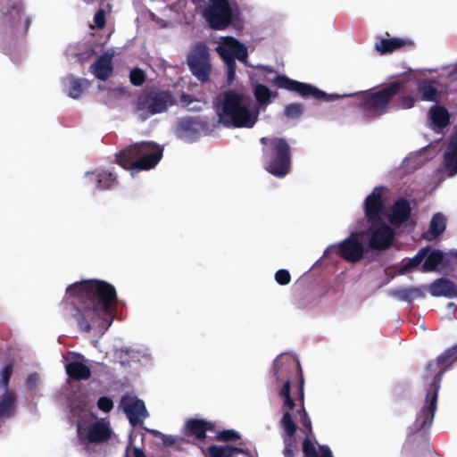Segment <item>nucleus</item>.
I'll list each match as a JSON object with an SVG mask.
<instances>
[{
  "instance_id": "obj_42",
  "label": "nucleus",
  "mask_w": 457,
  "mask_h": 457,
  "mask_svg": "<svg viewBox=\"0 0 457 457\" xmlns=\"http://www.w3.org/2000/svg\"><path fill=\"white\" fill-rule=\"evenodd\" d=\"M146 75L140 68H134L130 71L129 80L133 86L139 87L145 83Z\"/></svg>"
},
{
  "instance_id": "obj_1",
  "label": "nucleus",
  "mask_w": 457,
  "mask_h": 457,
  "mask_svg": "<svg viewBox=\"0 0 457 457\" xmlns=\"http://www.w3.org/2000/svg\"><path fill=\"white\" fill-rule=\"evenodd\" d=\"M117 302V292L112 284L89 279L68 286L62 303L63 309L75 319L79 328L88 333L92 325L104 329L112 325Z\"/></svg>"
},
{
  "instance_id": "obj_34",
  "label": "nucleus",
  "mask_w": 457,
  "mask_h": 457,
  "mask_svg": "<svg viewBox=\"0 0 457 457\" xmlns=\"http://www.w3.org/2000/svg\"><path fill=\"white\" fill-rule=\"evenodd\" d=\"M16 395L12 392H5L0 398V417H10L14 412Z\"/></svg>"
},
{
  "instance_id": "obj_27",
  "label": "nucleus",
  "mask_w": 457,
  "mask_h": 457,
  "mask_svg": "<svg viewBox=\"0 0 457 457\" xmlns=\"http://www.w3.org/2000/svg\"><path fill=\"white\" fill-rule=\"evenodd\" d=\"M438 83L430 79H425L419 81L417 91L420 95V100L437 103L440 99Z\"/></svg>"
},
{
  "instance_id": "obj_12",
  "label": "nucleus",
  "mask_w": 457,
  "mask_h": 457,
  "mask_svg": "<svg viewBox=\"0 0 457 457\" xmlns=\"http://www.w3.org/2000/svg\"><path fill=\"white\" fill-rule=\"evenodd\" d=\"M335 253L348 262H357L364 256V246L356 233H352L338 245H330L325 252Z\"/></svg>"
},
{
  "instance_id": "obj_11",
  "label": "nucleus",
  "mask_w": 457,
  "mask_h": 457,
  "mask_svg": "<svg viewBox=\"0 0 457 457\" xmlns=\"http://www.w3.org/2000/svg\"><path fill=\"white\" fill-rule=\"evenodd\" d=\"M271 82L279 88L295 92L303 97H312L316 100L329 101L332 96L326 92L307 83L294 80L286 75H276Z\"/></svg>"
},
{
  "instance_id": "obj_47",
  "label": "nucleus",
  "mask_w": 457,
  "mask_h": 457,
  "mask_svg": "<svg viewBox=\"0 0 457 457\" xmlns=\"http://www.w3.org/2000/svg\"><path fill=\"white\" fill-rule=\"evenodd\" d=\"M23 11V6L20 3L19 0H13L11 7L8 9L7 12L13 20H20L21 13Z\"/></svg>"
},
{
  "instance_id": "obj_9",
  "label": "nucleus",
  "mask_w": 457,
  "mask_h": 457,
  "mask_svg": "<svg viewBox=\"0 0 457 457\" xmlns=\"http://www.w3.org/2000/svg\"><path fill=\"white\" fill-rule=\"evenodd\" d=\"M187 64L192 75L201 83L210 82L212 65L211 54L204 42H196L187 56Z\"/></svg>"
},
{
  "instance_id": "obj_32",
  "label": "nucleus",
  "mask_w": 457,
  "mask_h": 457,
  "mask_svg": "<svg viewBox=\"0 0 457 457\" xmlns=\"http://www.w3.org/2000/svg\"><path fill=\"white\" fill-rule=\"evenodd\" d=\"M389 295L400 301L408 303H411L414 298L424 296L421 289L416 287L395 288L391 290Z\"/></svg>"
},
{
  "instance_id": "obj_20",
  "label": "nucleus",
  "mask_w": 457,
  "mask_h": 457,
  "mask_svg": "<svg viewBox=\"0 0 457 457\" xmlns=\"http://www.w3.org/2000/svg\"><path fill=\"white\" fill-rule=\"evenodd\" d=\"M208 431H215V426L212 422L203 419L190 418L183 427L184 436H194L199 441H204L206 438Z\"/></svg>"
},
{
  "instance_id": "obj_30",
  "label": "nucleus",
  "mask_w": 457,
  "mask_h": 457,
  "mask_svg": "<svg viewBox=\"0 0 457 457\" xmlns=\"http://www.w3.org/2000/svg\"><path fill=\"white\" fill-rule=\"evenodd\" d=\"M65 370L69 378L77 380H87L91 378V370L83 362L73 361L65 365Z\"/></svg>"
},
{
  "instance_id": "obj_15",
  "label": "nucleus",
  "mask_w": 457,
  "mask_h": 457,
  "mask_svg": "<svg viewBox=\"0 0 457 457\" xmlns=\"http://www.w3.org/2000/svg\"><path fill=\"white\" fill-rule=\"evenodd\" d=\"M370 237L368 245L373 250H386L395 238L394 229L387 224L379 221L376 225L371 224L369 228Z\"/></svg>"
},
{
  "instance_id": "obj_2",
  "label": "nucleus",
  "mask_w": 457,
  "mask_h": 457,
  "mask_svg": "<svg viewBox=\"0 0 457 457\" xmlns=\"http://www.w3.org/2000/svg\"><path fill=\"white\" fill-rule=\"evenodd\" d=\"M273 376L276 378L277 384H282L278 390V396L283 398V408L292 411L295 403L291 397V384L297 385V395L300 402L304 399V378L301 365L297 360L289 355H278L272 366Z\"/></svg>"
},
{
  "instance_id": "obj_13",
  "label": "nucleus",
  "mask_w": 457,
  "mask_h": 457,
  "mask_svg": "<svg viewBox=\"0 0 457 457\" xmlns=\"http://www.w3.org/2000/svg\"><path fill=\"white\" fill-rule=\"evenodd\" d=\"M438 390L429 387L426 394V403L417 414L414 421V429L416 432L428 429L434 420L435 413L437 408Z\"/></svg>"
},
{
  "instance_id": "obj_8",
  "label": "nucleus",
  "mask_w": 457,
  "mask_h": 457,
  "mask_svg": "<svg viewBox=\"0 0 457 457\" xmlns=\"http://www.w3.org/2000/svg\"><path fill=\"white\" fill-rule=\"evenodd\" d=\"M227 67V84L230 86L236 78V59L245 62L248 51L245 45L232 37H226L216 48Z\"/></svg>"
},
{
  "instance_id": "obj_3",
  "label": "nucleus",
  "mask_w": 457,
  "mask_h": 457,
  "mask_svg": "<svg viewBox=\"0 0 457 457\" xmlns=\"http://www.w3.org/2000/svg\"><path fill=\"white\" fill-rule=\"evenodd\" d=\"M217 114L218 122L226 128L251 129L258 120V112L250 110L244 96L232 89L223 93Z\"/></svg>"
},
{
  "instance_id": "obj_36",
  "label": "nucleus",
  "mask_w": 457,
  "mask_h": 457,
  "mask_svg": "<svg viewBox=\"0 0 457 457\" xmlns=\"http://www.w3.org/2000/svg\"><path fill=\"white\" fill-rule=\"evenodd\" d=\"M429 250V246L420 248L412 258L409 259V261L401 267L400 273L404 274L418 267L425 259Z\"/></svg>"
},
{
  "instance_id": "obj_39",
  "label": "nucleus",
  "mask_w": 457,
  "mask_h": 457,
  "mask_svg": "<svg viewBox=\"0 0 457 457\" xmlns=\"http://www.w3.org/2000/svg\"><path fill=\"white\" fill-rule=\"evenodd\" d=\"M162 441L164 446H174L178 450L183 449V445L187 444L188 441L183 437L173 436L170 435H162Z\"/></svg>"
},
{
  "instance_id": "obj_23",
  "label": "nucleus",
  "mask_w": 457,
  "mask_h": 457,
  "mask_svg": "<svg viewBox=\"0 0 457 457\" xmlns=\"http://www.w3.org/2000/svg\"><path fill=\"white\" fill-rule=\"evenodd\" d=\"M414 46L415 43L410 38L391 37L381 38L376 42L375 49L381 54H387L402 48H413Z\"/></svg>"
},
{
  "instance_id": "obj_40",
  "label": "nucleus",
  "mask_w": 457,
  "mask_h": 457,
  "mask_svg": "<svg viewBox=\"0 0 457 457\" xmlns=\"http://www.w3.org/2000/svg\"><path fill=\"white\" fill-rule=\"evenodd\" d=\"M300 415L301 423L304 427V433L307 436H312V420L305 411L303 401L301 402V409L297 411Z\"/></svg>"
},
{
  "instance_id": "obj_10",
  "label": "nucleus",
  "mask_w": 457,
  "mask_h": 457,
  "mask_svg": "<svg viewBox=\"0 0 457 457\" xmlns=\"http://www.w3.org/2000/svg\"><path fill=\"white\" fill-rule=\"evenodd\" d=\"M203 16L210 28L223 30L231 25L234 14L228 0H209Z\"/></svg>"
},
{
  "instance_id": "obj_53",
  "label": "nucleus",
  "mask_w": 457,
  "mask_h": 457,
  "mask_svg": "<svg viewBox=\"0 0 457 457\" xmlns=\"http://www.w3.org/2000/svg\"><path fill=\"white\" fill-rule=\"evenodd\" d=\"M447 148L449 150L457 152V131L454 133V135L451 138Z\"/></svg>"
},
{
  "instance_id": "obj_50",
  "label": "nucleus",
  "mask_w": 457,
  "mask_h": 457,
  "mask_svg": "<svg viewBox=\"0 0 457 457\" xmlns=\"http://www.w3.org/2000/svg\"><path fill=\"white\" fill-rule=\"evenodd\" d=\"M94 22L96 28L103 29L106 24L105 12L103 9H99L94 17Z\"/></svg>"
},
{
  "instance_id": "obj_26",
  "label": "nucleus",
  "mask_w": 457,
  "mask_h": 457,
  "mask_svg": "<svg viewBox=\"0 0 457 457\" xmlns=\"http://www.w3.org/2000/svg\"><path fill=\"white\" fill-rule=\"evenodd\" d=\"M111 435L112 430L109 424L97 420L88 426L87 439L90 443H103L108 441Z\"/></svg>"
},
{
  "instance_id": "obj_57",
  "label": "nucleus",
  "mask_w": 457,
  "mask_h": 457,
  "mask_svg": "<svg viewBox=\"0 0 457 457\" xmlns=\"http://www.w3.org/2000/svg\"><path fill=\"white\" fill-rule=\"evenodd\" d=\"M453 72L454 74H457V62L454 64L453 68Z\"/></svg>"
},
{
  "instance_id": "obj_37",
  "label": "nucleus",
  "mask_w": 457,
  "mask_h": 457,
  "mask_svg": "<svg viewBox=\"0 0 457 457\" xmlns=\"http://www.w3.org/2000/svg\"><path fill=\"white\" fill-rule=\"evenodd\" d=\"M444 164L449 176H454L457 173V152L449 150L445 153Z\"/></svg>"
},
{
  "instance_id": "obj_56",
  "label": "nucleus",
  "mask_w": 457,
  "mask_h": 457,
  "mask_svg": "<svg viewBox=\"0 0 457 457\" xmlns=\"http://www.w3.org/2000/svg\"><path fill=\"white\" fill-rule=\"evenodd\" d=\"M133 454H134V457H146L144 451L138 447L134 448Z\"/></svg>"
},
{
  "instance_id": "obj_43",
  "label": "nucleus",
  "mask_w": 457,
  "mask_h": 457,
  "mask_svg": "<svg viewBox=\"0 0 457 457\" xmlns=\"http://www.w3.org/2000/svg\"><path fill=\"white\" fill-rule=\"evenodd\" d=\"M180 104L183 107L188 108L191 112H200L202 110L201 106H190L191 104L197 102V99L190 94L182 93L179 98Z\"/></svg>"
},
{
  "instance_id": "obj_31",
  "label": "nucleus",
  "mask_w": 457,
  "mask_h": 457,
  "mask_svg": "<svg viewBox=\"0 0 457 457\" xmlns=\"http://www.w3.org/2000/svg\"><path fill=\"white\" fill-rule=\"evenodd\" d=\"M206 453L208 457H233L236 453H244L245 452L242 448L230 445H212L207 447Z\"/></svg>"
},
{
  "instance_id": "obj_14",
  "label": "nucleus",
  "mask_w": 457,
  "mask_h": 457,
  "mask_svg": "<svg viewBox=\"0 0 457 457\" xmlns=\"http://www.w3.org/2000/svg\"><path fill=\"white\" fill-rule=\"evenodd\" d=\"M385 187H377L364 201L365 217L369 222L376 225L381 221L384 215L385 205L383 202V191Z\"/></svg>"
},
{
  "instance_id": "obj_18",
  "label": "nucleus",
  "mask_w": 457,
  "mask_h": 457,
  "mask_svg": "<svg viewBox=\"0 0 457 457\" xmlns=\"http://www.w3.org/2000/svg\"><path fill=\"white\" fill-rule=\"evenodd\" d=\"M290 411H291L286 410L280 420V426L284 430V457H295V452L297 450V442L295 436L297 430V426L293 420Z\"/></svg>"
},
{
  "instance_id": "obj_35",
  "label": "nucleus",
  "mask_w": 457,
  "mask_h": 457,
  "mask_svg": "<svg viewBox=\"0 0 457 457\" xmlns=\"http://www.w3.org/2000/svg\"><path fill=\"white\" fill-rule=\"evenodd\" d=\"M69 88L68 95L70 97L77 99L79 98L84 89L89 85V82L85 79H77L71 77L68 79Z\"/></svg>"
},
{
  "instance_id": "obj_25",
  "label": "nucleus",
  "mask_w": 457,
  "mask_h": 457,
  "mask_svg": "<svg viewBox=\"0 0 457 457\" xmlns=\"http://www.w3.org/2000/svg\"><path fill=\"white\" fill-rule=\"evenodd\" d=\"M86 177L99 190L111 189L117 183L116 176L109 170L87 171Z\"/></svg>"
},
{
  "instance_id": "obj_51",
  "label": "nucleus",
  "mask_w": 457,
  "mask_h": 457,
  "mask_svg": "<svg viewBox=\"0 0 457 457\" xmlns=\"http://www.w3.org/2000/svg\"><path fill=\"white\" fill-rule=\"evenodd\" d=\"M12 369L11 365H7L3 369L2 384L4 386H7L10 378H11V375H12Z\"/></svg>"
},
{
  "instance_id": "obj_6",
  "label": "nucleus",
  "mask_w": 457,
  "mask_h": 457,
  "mask_svg": "<svg viewBox=\"0 0 457 457\" xmlns=\"http://www.w3.org/2000/svg\"><path fill=\"white\" fill-rule=\"evenodd\" d=\"M405 84L403 80H395L378 91L355 94L354 96H358L355 104L366 116L375 117L385 114L387 112L391 100L405 87Z\"/></svg>"
},
{
  "instance_id": "obj_5",
  "label": "nucleus",
  "mask_w": 457,
  "mask_h": 457,
  "mask_svg": "<svg viewBox=\"0 0 457 457\" xmlns=\"http://www.w3.org/2000/svg\"><path fill=\"white\" fill-rule=\"evenodd\" d=\"M260 141L265 145L262 149L265 170L277 178L287 175L291 168V148L287 141L277 137H263Z\"/></svg>"
},
{
  "instance_id": "obj_17",
  "label": "nucleus",
  "mask_w": 457,
  "mask_h": 457,
  "mask_svg": "<svg viewBox=\"0 0 457 457\" xmlns=\"http://www.w3.org/2000/svg\"><path fill=\"white\" fill-rule=\"evenodd\" d=\"M457 361V345L446 349L435 361L428 362V368H439L429 387L439 391L445 371Z\"/></svg>"
},
{
  "instance_id": "obj_58",
  "label": "nucleus",
  "mask_w": 457,
  "mask_h": 457,
  "mask_svg": "<svg viewBox=\"0 0 457 457\" xmlns=\"http://www.w3.org/2000/svg\"><path fill=\"white\" fill-rule=\"evenodd\" d=\"M25 27L26 28L29 27V18L28 17L25 19Z\"/></svg>"
},
{
  "instance_id": "obj_16",
  "label": "nucleus",
  "mask_w": 457,
  "mask_h": 457,
  "mask_svg": "<svg viewBox=\"0 0 457 457\" xmlns=\"http://www.w3.org/2000/svg\"><path fill=\"white\" fill-rule=\"evenodd\" d=\"M120 406L132 426L142 423L143 420L148 416L145 403L135 395L129 394L122 395Z\"/></svg>"
},
{
  "instance_id": "obj_49",
  "label": "nucleus",
  "mask_w": 457,
  "mask_h": 457,
  "mask_svg": "<svg viewBox=\"0 0 457 457\" xmlns=\"http://www.w3.org/2000/svg\"><path fill=\"white\" fill-rule=\"evenodd\" d=\"M97 406L101 411L110 412L113 408V402L107 396H102L97 401Z\"/></svg>"
},
{
  "instance_id": "obj_52",
  "label": "nucleus",
  "mask_w": 457,
  "mask_h": 457,
  "mask_svg": "<svg viewBox=\"0 0 457 457\" xmlns=\"http://www.w3.org/2000/svg\"><path fill=\"white\" fill-rule=\"evenodd\" d=\"M439 368H428V363L427 364L426 366V369H425V376H424V378L426 380H428L430 378H432V380L434 379V378L436 377V372L438 371Z\"/></svg>"
},
{
  "instance_id": "obj_4",
  "label": "nucleus",
  "mask_w": 457,
  "mask_h": 457,
  "mask_svg": "<svg viewBox=\"0 0 457 457\" xmlns=\"http://www.w3.org/2000/svg\"><path fill=\"white\" fill-rule=\"evenodd\" d=\"M163 155V146L153 141L134 143L116 155V161L125 170H149Z\"/></svg>"
},
{
  "instance_id": "obj_55",
  "label": "nucleus",
  "mask_w": 457,
  "mask_h": 457,
  "mask_svg": "<svg viewBox=\"0 0 457 457\" xmlns=\"http://www.w3.org/2000/svg\"><path fill=\"white\" fill-rule=\"evenodd\" d=\"M39 380V375L37 373H30V388L32 386L37 385Z\"/></svg>"
},
{
  "instance_id": "obj_29",
  "label": "nucleus",
  "mask_w": 457,
  "mask_h": 457,
  "mask_svg": "<svg viewBox=\"0 0 457 457\" xmlns=\"http://www.w3.org/2000/svg\"><path fill=\"white\" fill-rule=\"evenodd\" d=\"M429 119L435 128L444 129L450 124L451 115L443 105H433L428 111Z\"/></svg>"
},
{
  "instance_id": "obj_7",
  "label": "nucleus",
  "mask_w": 457,
  "mask_h": 457,
  "mask_svg": "<svg viewBox=\"0 0 457 457\" xmlns=\"http://www.w3.org/2000/svg\"><path fill=\"white\" fill-rule=\"evenodd\" d=\"M174 104V98L169 90L152 89L137 96L133 112L144 121L153 115L166 112Z\"/></svg>"
},
{
  "instance_id": "obj_21",
  "label": "nucleus",
  "mask_w": 457,
  "mask_h": 457,
  "mask_svg": "<svg viewBox=\"0 0 457 457\" xmlns=\"http://www.w3.org/2000/svg\"><path fill=\"white\" fill-rule=\"evenodd\" d=\"M411 214V206L410 202L403 197H400L391 206L387 218L391 225L400 227L409 220Z\"/></svg>"
},
{
  "instance_id": "obj_45",
  "label": "nucleus",
  "mask_w": 457,
  "mask_h": 457,
  "mask_svg": "<svg viewBox=\"0 0 457 457\" xmlns=\"http://www.w3.org/2000/svg\"><path fill=\"white\" fill-rule=\"evenodd\" d=\"M303 452L307 457H320L315 445L307 436L303 442Z\"/></svg>"
},
{
  "instance_id": "obj_44",
  "label": "nucleus",
  "mask_w": 457,
  "mask_h": 457,
  "mask_svg": "<svg viewBox=\"0 0 457 457\" xmlns=\"http://www.w3.org/2000/svg\"><path fill=\"white\" fill-rule=\"evenodd\" d=\"M240 438V435L232 429L220 431L215 439L221 442H230Z\"/></svg>"
},
{
  "instance_id": "obj_54",
  "label": "nucleus",
  "mask_w": 457,
  "mask_h": 457,
  "mask_svg": "<svg viewBox=\"0 0 457 457\" xmlns=\"http://www.w3.org/2000/svg\"><path fill=\"white\" fill-rule=\"evenodd\" d=\"M320 457H333L332 453L328 446L320 445Z\"/></svg>"
},
{
  "instance_id": "obj_22",
  "label": "nucleus",
  "mask_w": 457,
  "mask_h": 457,
  "mask_svg": "<svg viewBox=\"0 0 457 457\" xmlns=\"http://www.w3.org/2000/svg\"><path fill=\"white\" fill-rule=\"evenodd\" d=\"M113 53L105 52L91 65L90 71L100 80H107L113 72Z\"/></svg>"
},
{
  "instance_id": "obj_24",
  "label": "nucleus",
  "mask_w": 457,
  "mask_h": 457,
  "mask_svg": "<svg viewBox=\"0 0 457 457\" xmlns=\"http://www.w3.org/2000/svg\"><path fill=\"white\" fill-rule=\"evenodd\" d=\"M429 293L436 297L445 296L447 298H455L457 297V287L452 280L440 278L430 285Z\"/></svg>"
},
{
  "instance_id": "obj_41",
  "label": "nucleus",
  "mask_w": 457,
  "mask_h": 457,
  "mask_svg": "<svg viewBox=\"0 0 457 457\" xmlns=\"http://www.w3.org/2000/svg\"><path fill=\"white\" fill-rule=\"evenodd\" d=\"M303 113V105L295 103L286 106L284 114L288 119H297Z\"/></svg>"
},
{
  "instance_id": "obj_59",
  "label": "nucleus",
  "mask_w": 457,
  "mask_h": 457,
  "mask_svg": "<svg viewBox=\"0 0 457 457\" xmlns=\"http://www.w3.org/2000/svg\"><path fill=\"white\" fill-rule=\"evenodd\" d=\"M25 383H29V377L25 379Z\"/></svg>"
},
{
  "instance_id": "obj_48",
  "label": "nucleus",
  "mask_w": 457,
  "mask_h": 457,
  "mask_svg": "<svg viewBox=\"0 0 457 457\" xmlns=\"http://www.w3.org/2000/svg\"><path fill=\"white\" fill-rule=\"evenodd\" d=\"M416 99L411 96H402L398 98L397 105L402 109H410L414 106Z\"/></svg>"
},
{
  "instance_id": "obj_46",
  "label": "nucleus",
  "mask_w": 457,
  "mask_h": 457,
  "mask_svg": "<svg viewBox=\"0 0 457 457\" xmlns=\"http://www.w3.org/2000/svg\"><path fill=\"white\" fill-rule=\"evenodd\" d=\"M275 280L281 286L288 285L291 281V275L287 270L281 269L275 273Z\"/></svg>"
},
{
  "instance_id": "obj_28",
  "label": "nucleus",
  "mask_w": 457,
  "mask_h": 457,
  "mask_svg": "<svg viewBox=\"0 0 457 457\" xmlns=\"http://www.w3.org/2000/svg\"><path fill=\"white\" fill-rule=\"evenodd\" d=\"M446 228V218L441 212H436L432 216L429 223V228L427 232L423 234L426 240L432 241L437 238Z\"/></svg>"
},
{
  "instance_id": "obj_19",
  "label": "nucleus",
  "mask_w": 457,
  "mask_h": 457,
  "mask_svg": "<svg viewBox=\"0 0 457 457\" xmlns=\"http://www.w3.org/2000/svg\"><path fill=\"white\" fill-rule=\"evenodd\" d=\"M203 125V122L196 118H182L177 123L176 135L186 141H195L199 137V130Z\"/></svg>"
},
{
  "instance_id": "obj_33",
  "label": "nucleus",
  "mask_w": 457,
  "mask_h": 457,
  "mask_svg": "<svg viewBox=\"0 0 457 457\" xmlns=\"http://www.w3.org/2000/svg\"><path fill=\"white\" fill-rule=\"evenodd\" d=\"M445 259L444 253L440 250H432L428 253L425 257L424 263L421 267V271L429 272L434 271L437 269V267L443 263Z\"/></svg>"
},
{
  "instance_id": "obj_38",
  "label": "nucleus",
  "mask_w": 457,
  "mask_h": 457,
  "mask_svg": "<svg viewBox=\"0 0 457 457\" xmlns=\"http://www.w3.org/2000/svg\"><path fill=\"white\" fill-rule=\"evenodd\" d=\"M253 95L260 104H267L270 102L271 92L267 86L256 84L253 88Z\"/></svg>"
}]
</instances>
